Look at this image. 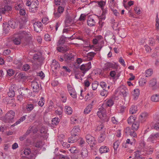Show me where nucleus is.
<instances>
[{"label":"nucleus","instance_id":"f257e3e1","mask_svg":"<svg viewBox=\"0 0 159 159\" xmlns=\"http://www.w3.org/2000/svg\"><path fill=\"white\" fill-rule=\"evenodd\" d=\"M28 34L25 31H20L18 33V37H16L13 39V43L16 45H19L20 43L23 39H27L28 37ZM22 42L23 41H22Z\"/></svg>","mask_w":159,"mask_h":159},{"label":"nucleus","instance_id":"f03ea898","mask_svg":"<svg viewBox=\"0 0 159 159\" xmlns=\"http://www.w3.org/2000/svg\"><path fill=\"white\" fill-rule=\"evenodd\" d=\"M15 116V112L11 110L7 112L4 116L2 117V120L6 123L12 122Z\"/></svg>","mask_w":159,"mask_h":159},{"label":"nucleus","instance_id":"7ed1b4c3","mask_svg":"<svg viewBox=\"0 0 159 159\" xmlns=\"http://www.w3.org/2000/svg\"><path fill=\"white\" fill-rule=\"evenodd\" d=\"M91 67V63L90 61L87 64L81 65L80 67V69L82 71L83 74L82 75V76H83L85 73L90 69Z\"/></svg>","mask_w":159,"mask_h":159},{"label":"nucleus","instance_id":"20e7f679","mask_svg":"<svg viewBox=\"0 0 159 159\" xmlns=\"http://www.w3.org/2000/svg\"><path fill=\"white\" fill-rule=\"evenodd\" d=\"M19 94H21L25 97L29 98L32 95L31 91L27 88H22L20 89Z\"/></svg>","mask_w":159,"mask_h":159},{"label":"nucleus","instance_id":"39448f33","mask_svg":"<svg viewBox=\"0 0 159 159\" xmlns=\"http://www.w3.org/2000/svg\"><path fill=\"white\" fill-rule=\"evenodd\" d=\"M97 18L96 16H89L87 20V24L90 26H95L96 25V20Z\"/></svg>","mask_w":159,"mask_h":159},{"label":"nucleus","instance_id":"423d86ee","mask_svg":"<svg viewBox=\"0 0 159 159\" xmlns=\"http://www.w3.org/2000/svg\"><path fill=\"white\" fill-rule=\"evenodd\" d=\"M86 139L87 142L89 144H90L92 146L96 144V141L95 140L94 138L91 135L87 134L85 137Z\"/></svg>","mask_w":159,"mask_h":159},{"label":"nucleus","instance_id":"0eeeda50","mask_svg":"<svg viewBox=\"0 0 159 159\" xmlns=\"http://www.w3.org/2000/svg\"><path fill=\"white\" fill-rule=\"evenodd\" d=\"M75 55L73 53H67L64 55V60L67 63H69L74 60Z\"/></svg>","mask_w":159,"mask_h":159},{"label":"nucleus","instance_id":"6e6552de","mask_svg":"<svg viewBox=\"0 0 159 159\" xmlns=\"http://www.w3.org/2000/svg\"><path fill=\"white\" fill-rule=\"evenodd\" d=\"M34 30L37 32L41 31L42 29V24L39 22H35L33 24Z\"/></svg>","mask_w":159,"mask_h":159},{"label":"nucleus","instance_id":"1a4fd4ad","mask_svg":"<svg viewBox=\"0 0 159 159\" xmlns=\"http://www.w3.org/2000/svg\"><path fill=\"white\" fill-rule=\"evenodd\" d=\"M118 91L120 95H122L124 97L127 96L128 89L126 87L124 86H120L118 88Z\"/></svg>","mask_w":159,"mask_h":159},{"label":"nucleus","instance_id":"9d476101","mask_svg":"<svg viewBox=\"0 0 159 159\" xmlns=\"http://www.w3.org/2000/svg\"><path fill=\"white\" fill-rule=\"evenodd\" d=\"M148 116V114L146 112L142 113L139 117V121L142 123L145 122Z\"/></svg>","mask_w":159,"mask_h":159},{"label":"nucleus","instance_id":"9b49d317","mask_svg":"<svg viewBox=\"0 0 159 159\" xmlns=\"http://www.w3.org/2000/svg\"><path fill=\"white\" fill-rule=\"evenodd\" d=\"M31 86L33 88L34 92L38 93L39 92L40 90L39 84L37 82L35 81H32Z\"/></svg>","mask_w":159,"mask_h":159},{"label":"nucleus","instance_id":"f8f14e48","mask_svg":"<svg viewBox=\"0 0 159 159\" xmlns=\"http://www.w3.org/2000/svg\"><path fill=\"white\" fill-rule=\"evenodd\" d=\"M13 23L11 21H9L8 24H5V25L4 28V30L6 33H7L9 31L10 27L13 29L15 28V26L13 25Z\"/></svg>","mask_w":159,"mask_h":159},{"label":"nucleus","instance_id":"ddd939ff","mask_svg":"<svg viewBox=\"0 0 159 159\" xmlns=\"http://www.w3.org/2000/svg\"><path fill=\"white\" fill-rule=\"evenodd\" d=\"M11 10V7L9 6H5L3 8H0V13L4 14L6 12Z\"/></svg>","mask_w":159,"mask_h":159},{"label":"nucleus","instance_id":"4468645a","mask_svg":"<svg viewBox=\"0 0 159 159\" xmlns=\"http://www.w3.org/2000/svg\"><path fill=\"white\" fill-rule=\"evenodd\" d=\"M80 129L79 126H75L71 131V134L75 136H78V134L80 133Z\"/></svg>","mask_w":159,"mask_h":159},{"label":"nucleus","instance_id":"2eb2a0df","mask_svg":"<svg viewBox=\"0 0 159 159\" xmlns=\"http://www.w3.org/2000/svg\"><path fill=\"white\" fill-rule=\"evenodd\" d=\"M78 138V136L71 134V136L69 138L68 141L69 143H73L77 141Z\"/></svg>","mask_w":159,"mask_h":159},{"label":"nucleus","instance_id":"dca6fc26","mask_svg":"<svg viewBox=\"0 0 159 159\" xmlns=\"http://www.w3.org/2000/svg\"><path fill=\"white\" fill-rule=\"evenodd\" d=\"M51 68L54 70H57L60 67L59 64L55 60H53L51 65Z\"/></svg>","mask_w":159,"mask_h":159},{"label":"nucleus","instance_id":"f3484780","mask_svg":"<svg viewBox=\"0 0 159 159\" xmlns=\"http://www.w3.org/2000/svg\"><path fill=\"white\" fill-rule=\"evenodd\" d=\"M99 152L102 154L108 152L109 151V149L108 147L105 146H101L99 149Z\"/></svg>","mask_w":159,"mask_h":159},{"label":"nucleus","instance_id":"a211bd4d","mask_svg":"<svg viewBox=\"0 0 159 159\" xmlns=\"http://www.w3.org/2000/svg\"><path fill=\"white\" fill-rule=\"evenodd\" d=\"M66 38L67 37H65L64 36H61L57 43V45L58 46L63 44L65 43Z\"/></svg>","mask_w":159,"mask_h":159},{"label":"nucleus","instance_id":"6ab92c4d","mask_svg":"<svg viewBox=\"0 0 159 159\" xmlns=\"http://www.w3.org/2000/svg\"><path fill=\"white\" fill-rule=\"evenodd\" d=\"M139 123L138 121H136L133 123L132 126V129L134 131L137 130L139 128Z\"/></svg>","mask_w":159,"mask_h":159},{"label":"nucleus","instance_id":"aec40b11","mask_svg":"<svg viewBox=\"0 0 159 159\" xmlns=\"http://www.w3.org/2000/svg\"><path fill=\"white\" fill-rule=\"evenodd\" d=\"M110 88V86H108L107 89H103L100 93V95L106 97L107 95L108 92V91Z\"/></svg>","mask_w":159,"mask_h":159},{"label":"nucleus","instance_id":"412c9836","mask_svg":"<svg viewBox=\"0 0 159 159\" xmlns=\"http://www.w3.org/2000/svg\"><path fill=\"white\" fill-rule=\"evenodd\" d=\"M96 54V53L93 52H90L88 53L87 55V60L88 61L92 60L94 56Z\"/></svg>","mask_w":159,"mask_h":159},{"label":"nucleus","instance_id":"4be33fe9","mask_svg":"<svg viewBox=\"0 0 159 159\" xmlns=\"http://www.w3.org/2000/svg\"><path fill=\"white\" fill-rule=\"evenodd\" d=\"M88 150L86 148H82L81 152V154L83 157L84 158L87 157L88 155Z\"/></svg>","mask_w":159,"mask_h":159},{"label":"nucleus","instance_id":"5701e85b","mask_svg":"<svg viewBox=\"0 0 159 159\" xmlns=\"http://www.w3.org/2000/svg\"><path fill=\"white\" fill-rule=\"evenodd\" d=\"M136 119V117H133V116H130L127 119L128 123L130 125L133 124L136 121L135 120Z\"/></svg>","mask_w":159,"mask_h":159},{"label":"nucleus","instance_id":"b1692460","mask_svg":"<svg viewBox=\"0 0 159 159\" xmlns=\"http://www.w3.org/2000/svg\"><path fill=\"white\" fill-rule=\"evenodd\" d=\"M134 93L133 94L134 98V99H136L139 94V91L138 89H135L134 90Z\"/></svg>","mask_w":159,"mask_h":159},{"label":"nucleus","instance_id":"393cba45","mask_svg":"<svg viewBox=\"0 0 159 159\" xmlns=\"http://www.w3.org/2000/svg\"><path fill=\"white\" fill-rule=\"evenodd\" d=\"M105 133H101L98 139V142L101 143L103 142L105 139Z\"/></svg>","mask_w":159,"mask_h":159},{"label":"nucleus","instance_id":"a878e982","mask_svg":"<svg viewBox=\"0 0 159 159\" xmlns=\"http://www.w3.org/2000/svg\"><path fill=\"white\" fill-rule=\"evenodd\" d=\"M151 100L154 102H159V94H155L151 97Z\"/></svg>","mask_w":159,"mask_h":159},{"label":"nucleus","instance_id":"bb28decb","mask_svg":"<svg viewBox=\"0 0 159 159\" xmlns=\"http://www.w3.org/2000/svg\"><path fill=\"white\" fill-rule=\"evenodd\" d=\"M68 48L63 47L60 46L57 48V50L59 52H64L68 50Z\"/></svg>","mask_w":159,"mask_h":159},{"label":"nucleus","instance_id":"cd10ccee","mask_svg":"<svg viewBox=\"0 0 159 159\" xmlns=\"http://www.w3.org/2000/svg\"><path fill=\"white\" fill-rule=\"evenodd\" d=\"M114 65L111 63L107 62L105 64V69L107 70L110 68L114 67Z\"/></svg>","mask_w":159,"mask_h":159},{"label":"nucleus","instance_id":"c85d7f7f","mask_svg":"<svg viewBox=\"0 0 159 159\" xmlns=\"http://www.w3.org/2000/svg\"><path fill=\"white\" fill-rule=\"evenodd\" d=\"M74 19L72 18L70 16H67L66 17V23L71 24L74 23Z\"/></svg>","mask_w":159,"mask_h":159},{"label":"nucleus","instance_id":"c756f323","mask_svg":"<svg viewBox=\"0 0 159 159\" xmlns=\"http://www.w3.org/2000/svg\"><path fill=\"white\" fill-rule=\"evenodd\" d=\"M39 2L38 0H33L31 2V6L34 7L38 8V6L39 5Z\"/></svg>","mask_w":159,"mask_h":159},{"label":"nucleus","instance_id":"7c9ffc66","mask_svg":"<svg viewBox=\"0 0 159 159\" xmlns=\"http://www.w3.org/2000/svg\"><path fill=\"white\" fill-rule=\"evenodd\" d=\"M65 111L66 113L68 114H71L72 112V109L70 107L66 106Z\"/></svg>","mask_w":159,"mask_h":159},{"label":"nucleus","instance_id":"2f4dec72","mask_svg":"<svg viewBox=\"0 0 159 159\" xmlns=\"http://www.w3.org/2000/svg\"><path fill=\"white\" fill-rule=\"evenodd\" d=\"M137 111V107L134 106H132L129 110V112L131 114L135 113Z\"/></svg>","mask_w":159,"mask_h":159},{"label":"nucleus","instance_id":"473e14b6","mask_svg":"<svg viewBox=\"0 0 159 159\" xmlns=\"http://www.w3.org/2000/svg\"><path fill=\"white\" fill-rule=\"evenodd\" d=\"M114 104V102L111 99L108 100L106 103V105L107 107H111Z\"/></svg>","mask_w":159,"mask_h":159},{"label":"nucleus","instance_id":"72a5a7b5","mask_svg":"<svg viewBox=\"0 0 159 159\" xmlns=\"http://www.w3.org/2000/svg\"><path fill=\"white\" fill-rule=\"evenodd\" d=\"M60 121V119L58 118L55 117L52 120V124L55 125H57Z\"/></svg>","mask_w":159,"mask_h":159},{"label":"nucleus","instance_id":"f704fd0d","mask_svg":"<svg viewBox=\"0 0 159 159\" xmlns=\"http://www.w3.org/2000/svg\"><path fill=\"white\" fill-rule=\"evenodd\" d=\"M34 108V105L32 104H27L26 108L28 111H31Z\"/></svg>","mask_w":159,"mask_h":159},{"label":"nucleus","instance_id":"c9c22d12","mask_svg":"<svg viewBox=\"0 0 159 159\" xmlns=\"http://www.w3.org/2000/svg\"><path fill=\"white\" fill-rule=\"evenodd\" d=\"M135 142V140L134 139H132L131 140L129 139H127L126 141V143L130 144L131 145L134 144Z\"/></svg>","mask_w":159,"mask_h":159},{"label":"nucleus","instance_id":"e433bc0d","mask_svg":"<svg viewBox=\"0 0 159 159\" xmlns=\"http://www.w3.org/2000/svg\"><path fill=\"white\" fill-rule=\"evenodd\" d=\"M91 106H88L85 109L84 112L85 114H88L90 112L92 108H91Z\"/></svg>","mask_w":159,"mask_h":159},{"label":"nucleus","instance_id":"4c0bfd02","mask_svg":"<svg viewBox=\"0 0 159 159\" xmlns=\"http://www.w3.org/2000/svg\"><path fill=\"white\" fill-rule=\"evenodd\" d=\"M101 117H101L100 119H101L102 120H104L105 121H107L108 120L109 117L107 116L106 114L104 112Z\"/></svg>","mask_w":159,"mask_h":159},{"label":"nucleus","instance_id":"58836bf2","mask_svg":"<svg viewBox=\"0 0 159 159\" xmlns=\"http://www.w3.org/2000/svg\"><path fill=\"white\" fill-rule=\"evenodd\" d=\"M152 73V70L151 69H149L146 71L145 76L146 77L150 76Z\"/></svg>","mask_w":159,"mask_h":159},{"label":"nucleus","instance_id":"ea45409f","mask_svg":"<svg viewBox=\"0 0 159 159\" xmlns=\"http://www.w3.org/2000/svg\"><path fill=\"white\" fill-rule=\"evenodd\" d=\"M147 81L144 79H141L139 82V86L143 87L146 83Z\"/></svg>","mask_w":159,"mask_h":159},{"label":"nucleus","instance_id":"a19ab883","mask_svg":"<svg viewBox=\"0 0 159 159\" xmlns=\"http://www.w3.org/2000/svg\"><path fill=\"white\" fill-rule=\"evenodd\" d=\"M98 85V83L97 81H95L94 82V83H93L92 84V86L93 90H95L97 89Z\"/></svg>","mask_w":159,"mask_h":159},{"label":"nucleus","instance_id":"79ce46f5","mask_svg":"<svg viewBox=\"0 0 159 159\" xmlns=\"http://www.w3.org/2000/svg\"><path fill=\"white\" fill-rule=\"evenodd\" d=\"M157 83V80L155 79H152L150 80L149 84L151 87H153L155 86Z\"/></svg>","mask_w":159,"mask_h":159},{"label":"nucleus","instance_id":"37998d69","mask_svg":"<svg viewBox=\"0 0 159 159\" xmlns=\"http://www.w3.org/2000/svg\"><path fill=\"white\" fill-rule=\"evenodd\" d=\"M73 91L69 92V93L70 95L73 98H76L77 97L76 93L75 90H73Z\"/></svg>","mask_w":159,"mask_h":159},{"label":"nucleus","instance_id":"c03bdc74","mask_svg":"<svg viewBox=\"0 0 159 159\" xmlns=\"http://www.w3.org/2000/svg\"><path fill=\"white\" fill-rule=\"evenodd\" d=\"M156 139L155 137L153 134L151 135L148 139L149 141L151 142L152 143H154V141L156 140Z\"/></svg>","mask_w":159,"mask_h":159},{"label":"nucleus","instance_id":"a18cd8bd","mask_svg":"<svg viewBox=\"0 0 159 159\" xmlns=\"http://www.w3.org/2000/svg\"><path fill=\"white\" fill-rule=\"evenodd\" d=\"M25 119V116H24L22 117H21L18 120H17L16 122H15V123L14 124V125H17L21 122H22Z\"/></svg>","mask_w":159,"mask_h":159},{"label":"nucleus","instance_id":"49530a36","mask_svg":"<svg viewBox=\"0 0 159 159\" xmlns=\"http://www.w3.org/2000/svg\"><path fill=\"white\" fill-rule=\"evenodd\" d=\"M97 3L99 6L102 8L103 7L104 5H105L106 3L105 2L102 1H98Z\"/></svg>","mask_w":159,"mask_h":159},{"label":"nucleus","instance_id":"de8ad7c7","mask_svg":"<svg viewBox=\"0 0 159 159\" xmlns=\"http://www.w3.org/2000/svg\"><path fill=\"white\" fill-rule=\"evenodd\" d=\"M8 95L10 97H13L15 95V92L13 90H9V92H8Z\"/></svg>","mask_w":159,"mask_h":159},{"label":"nucleus","instance_id":"09e8293b","mask_svg":"<svg viewBox=\"0 0 159 159\" xmlns=\"http://www.w3.org/2000/svg\"><path fill=\"white\" fill-rule=\"evenodd\" d=\"M100 85L103 89H107V85L105 82H101L100 84Z\"/></svg>","mask_w":159,"mask_h":159},{"label":"nucleus","instance_id":"8fccbe9b","mask_svg":"<svg viewBox=\"0 0 159 159\" xmlns=\"http://www.w3.org/2000/svg\"><path fill=\"white\" fill-rule=\"evenodd\" d=\"M44 103V98L43 97H41L38 102V104L39 106L42 107Z\"/></svg>","mask_w":159,"mask_h":159},{"label":"nucleus","instance_id":"3c124183","mask_svg":"<svg viewBox=\"0 0 159 159\" xmlns=\"http://www.w3.org/2000/svg\"><path fill=\"white\" fill-rule=\"evenodd\" d=\"M119 144V142L117 141L115 142L113 144V148L115 150H116Z\"/></svg>","mask_w":159,"mask_h":159},{"label":"nucleus","instance_id":"603ef678","mask_svg":"<svg viewBox=\"0 0 159 159\" xmlns=\"http://www.w3.org/2000/svg\"><path fill=\"white\" fill-rule=\"evenodd\" d=\"M61 14L60 12L57 11H55L54 13V17L56 18H59L61 15Z\"/></svg>","mask_w":159,"mask_h":159},{"label":"nucleus","instance_id":"864d4df0","mask_svg":"<svg viewBox=\"0 0 159 159\" xmlns=\"http://www.w3.org/2000/svg\"><path fill=\"white\" fill-rule=\"evenodd\" d=\"M64 10V7L61 6H59L57 9V11L60 12L61 14L63 13Z\"/></svg>","mask_w":159,"mask_h":159},{"label":"nucleus","instance_id":"5fc2aeb1","mask_svg":"<svg viewBox=\"0 0 159 159\" xmlns=\"http://www.w3.org/2000/svg\"><path fill=\"white\" fill-rule=\"evenodd\" d=\"M14 74V72L12 69H9L7 71V75L9 76H11Z\"/></svg>","mask_w":159,"mask_h":159},{"label":"nucleus","instance_id":"6e6d98bb","mask_svg":"<svg viewBox=\"0 0 159 159\" xmlns=\"http://www.w3.org/2000/svg\"><path fill=\"white\" fill-rule=\"evenodd\" d=\"M70 151L72 153H77L78 152L75 147H71V148L70 149Z\"/></svg>","mask_w":159,"mask_h":159},{"label":"nucleus","instance_id":"4d7b16f0","mask_svg":"<svg viewBox=\"0 0 159 159\" xmlns=\"http://www.w3.org/2000/svg\"><path fill=\"white\" fill-rule=\"evenodd\" d=\"M90 82H89V81L88 80H85L84 82V84L85 86V87H89V85L90 84Z\"/></svg>","mask_w":159,"mask_h":159},{"label":"nucleus","instance_id":"13d9d810","mask_svg":"<svg viewBox=\"0 0 159 159\" xmlns=\"http://www.w3.org/2000/svg\"><path fill=\"white\" fill-rule=\"evenodd\" d=\"M31 152V150L30 148L25 149L24 151V153L25 155H29Z\"/></svg>","mask_w":159,"mask_h":159},{"label":"nucleus","instance_id":"bf43d9fd","mask_svg":"<svg viewBox=\"0 0 159 159\" xmlns=\"http://www.w3.org/2000/svg\"><path fill=\"white\" fill-rule=\"evenodd\" d=\"M67 88L69 92L70 91H73V90H75L72 87V86L69 84H67Z\"/></svg>","mask_w":159,"mask_h":159},{"label":"nucleus","instance_id":"052dcab7","mask_svg":"<svg viewBox=\"0 0 159 159\" xmlns=\"http://www.w3.org/2000/svg\"><path fill=\"white\" fill-rule=\"evenodd\" d=\"M134 153L135 158H138V157H141V155L140 154V153H141L140 150H137L135 151L134 152Z\"/></svg>","mask_w":159,"mask_h":159},{"label":"nucleus","instance_id":"680f3d73","mask_svg":"<svg viewBox=\"0 0 159 159\" xmlns=\"http://www.w3.org/2000/svg\"><path fill=\"white\" fill-rule=\"evenodd\" d=\"M30 68V66L28 64H25L23 66V70L26 71L29 70Z\"/></svg>","mask_w":159,"mask_h":159},{"label":"nucleus","instance_id":"e2e57ef3","mask_svg":"<svg viewBox=\"0 0 159 159\" xmlns=\"http://www.w3.org/2000/svg\"><path fill=\"white\" fill-rule=\"evenodd\" d=\"M44 39L46 41H50L51 40V39L50 37V36L48 34H46L44 36Z\"/></svg>","mask_w":159,"mask_h":159},{"label":"nucleus","instance_id":"0e129e2a","mask_svg":"<svg viewBox=\"0 0 159 159\" xmlns=\"http://www.w3.org/2000/svg\"><path fill=\"white\" fill-rule=\"evenodd\" d=\"M37 7H32V6H30V8H29V11L30 12H35L36 11Z\"/></svg>","mask_w":159,"mask_h":159},{"label":"nucleus","instance_id":"69168bd1","mask_svg":"<svg viewBox=\"0 0 159 159\" xmlns=\"http://www.w3.org/2000/svg\"><path fill=\"white\" fill-rule=\"evenodd\" d=\"M119 34H120V36L122 38H124L126 36L125 32L124 31L121 32L120 31L119 32Z\"/></svg>","mask_w":159,"mask_h":159},{"label":"nucleus","instance_id":"338daca9","mask_svg":"<svg viewBox=\"0 0 159 159\" xmlns=\"http://www.w3.org/2000/svg\"><path fill=\"white\" fill-rule=\"evenodd\" d=\"M19 78L20 79H22L24 78L25 77H26L24 73H20L18 75Z\"/></svg>","mask_w":159,"mask_h":159},{"label":"nucleus","instance_id":"774afa93","mask_svg":"<svg viewBox=\"0 0 159 159\" xmlns=\"http://www.w3.org/2000/svg\"><path fill=\"white\" fill-rule=\"evenodd\" d=\"M59 159H70L68 158L67 156H65L61 154H60L59 157Z\"/></svg>","mask_w":159,"mask_h":159}]
</instances>
